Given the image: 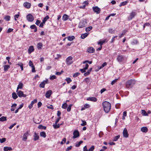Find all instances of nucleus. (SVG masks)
Here are the masks:
<instances>
[{
    "label": "nucleus",
    "instance_id": "f257e3e1",
    "mask_svg": "<svg viewBox=\"0 0 151 151\" xmlns=\"http://www.w3.org/2000/svg\"><path fill=\"white\" fill-rule=\"evenodd\" d=\"M102 105L104 111L106 113H108L111 109V104L108 101H104L102 103Z\"/></svg>",
    "mask_w": 151,
    "mask_h": 151
},
{
    "label": "nucleus",
    "instance_id": "f03ea898",
    "mask_svg": "<svg viewBox=\"0 0 151 151\" xmlns=\"http://www.w3.org/2000/svg\"><path fill=\"white\" fill-rule=\"evenodd\" d=\"M135 83V81L134 80H130L127 82L126 83V86L127 88H132Z\"/></svg>",
    "mask_w": 151,
    "mask_h": 151
},
{
    "label": "nucleus",
    "instance_id": "7ed1b4c3",
    "mask_svg": "<svg viewBox=\"0 0 151 151\" xmlns=\"http://www.w3.org/2000/svg\"><path fill=\"white\" fill-rule=\"evenodd\" d=\"M73 59V58L71 56H69L66 59V62L67 65H70L73 63L72 61Z\"/></svg>",
    "mask_w": 151,
    "mask_h": 151
},
{
    "label": "nucleus",
    "instance_id": "20e7f679",
    "mask_svg": "<svg viewBox=\"0 0 151 151\" xmlns=\"http://www.w3.org/2000/svg\"><path fill=\"white\" fill-rule=\"evenodd\" d=\"M16 92L17 95L20 98L21 97H26V94L23 93V92L21 91L17 90Z\"/></svg>",
    "mask_w": 151,
    "mask_h": 151
},
{
    "label": "nucleus",
    "instance_id": "39448f33",
    "mask_svg": "<svg viewBox=\"0 0 151 151\" xmlns=\"http://www.w3.org/2000/svg\"><path fill=\"white\" fill-rule=\"evenodd\" d=\"M86 22L84 20L81 21L78 24V27L82 28L86 27Z\"/></svg>",
    "mask_w": 151,
    "mask_h": 151
},
{
    "label": "nucleus",
    "instance_id": "423d86ee",
    "mask_svg": "<svg viewBox=\"0 0 151 151\" xmlns=\"http://www.w3.org/2000/svg\"><path fill=\"white\" fill-rule=\"evenodd\" d=\"M136 12H135L132 11L130 14L129 16L128 17V20H130L132 19L136 15Z\"/></svg>",
    "mask_w": 151,
    "mask_h": 151
},
{
    "label": "nucleus",
    "instance_id": "0eeeda50",
    "mask_svg": "<svg viewBox=\"0 0 151 151\" xmlns=\"http://www.w3.org/2000/svg\"><path fill=\"white\" fill-rule=\"evenodd\" d=\"M27 20L29 22H32L34 20V17L31 14H29L27 16Z\"/></svg>",
    "mask_w": 151,
    "mask_h": 151
},
{
    "label": "nucleus",
    "instance_id": "6e6552de",
    "mask_svg": "<svg viewBox=\"0 0 151 151\" xmlns=\"http://www.w3.org/2000/svg\"><path fill=\"white\" fill-rule=\"evenodd\" d=\"M48 80L47 79L44 81L40 84L39 85L40 87L41 88H44L45 87V85L46 84L48 83Z\"/></svg>",
    "mask_w": 151,
    "mask_h": 151
},
{
    "label": "nucleus",
    "instance_id": "1a4fd4ad",
    "mask_svg": "<svg viewBox=\"0 0 151 151\" xmlns=\"http://www.w3.org/2000/svg\"><path fill=\"white\" fill-rule=\"evenodd\" d=\"M123 137L125 138H127L128 137L129 134L126 128L124 129L123 131Z\"/></svg>",
    "mask_w": 151,
    "mask_h": 151
},
{
    "label": "nucleus",
    "instance_id": "9d476101",
    "mask_svg": "<svg viewBox=\"0 0 151 151\" xmlns=\"http://www.w3.org/2000/svg\"><path fill=\"white\" fill-rule=\"evenodd\" d=\"M73 138L74 139L76 138L79 136V132L78 130H75L74 131L73 133Z\"/></svg>",
    "mask_w": 151,
    "mask_h": 151
},
{
    "label": "nucleus",
    "instance_id": "9b49d317",
    "mask_svg": "<svg viewBox=\"0 0 151 151\" xmlns=\"http://www.w3.org/2000/svg\"><path fill=\"white\" fill-rule=\"evenodd\" d=\"M52 93V91L51 90L48 91L45 93V96L47 98H49Z\"/></svg>",
    "mask_w": 151,
    "mask_h": 151
},
{
    "label": "nucleus",
    "instance_id": "f8f14e48",
    "mask_svg": "<svg viewBox=\"0 0 151 151\" xmlns=\"http://www.w3.org/2000/svg\"><path fill=\"white\" fill-rule=\"evenodd\" d=\"M93 11L96 12V14H98L100 13L101 10L97 6H96L95 7H93Z\"/></svg>",
    "mask_w": 151,
    "mask_h": 151
},
{
    "label": "nucleus",
    "instance_id": "ddd939ff",
    "mask_svg": "<svg viewBox=\"0 0 151 151\" xmlns=\"http://www.w3.org/2000/svg\"><path fill=\"white\" fill-rule=\"evenodd\" d=\"M139 43V41L137 39H133L130 42L131 44L132 45H137Z\"/></svg>",
    "mask_w": 151,
    "mask_h": 151
},
{
    "label": "nucleus",
    "instance_id": "4468645a",
    "mask_svg": "<svg viewBox=\"0 0 151 151\" xmlns=\"http://www.w3.org/2000/svg\"><path fill=\"white\" fill-rule=\"evenodd\" d=\"M87 52L90 53H93L95 52V49L93 47H88L87 50Z\"/></svg>",
    "mask_w": 151,
    "mask_h": 151
},
{
    "label": "nucleus",
    "instance_id": "2eb2a0df",
    "mask_svg": "<svg viewBox=\"0 0 151 151\" xmlns=\"http://www.w3.org/2000/svg\"><path fill=\"white\" fill-rule=\"evenodd\" d=\"M37 102V100L36 99H35L33 101H32L31 104L29 105L28 107L29 109H31L33 105Z\"/></svg>",
    "mask_w": 151,
    "mask_h": 151
},
{
    "label": "nucleus",
    "instance_id": "dca6fc26",
    "mask_svg": "<svg viewBox=\"0 0 151 151\" xmlns=\"http://www.w3.org/2000/svg\"><path fill=\"white\" fill-rule=\"evenodd\" d=\"M124 58V57L123 55H119L118 56L117 60L119 63H121L122 61Z\"/></svg>",
    "mask_w": 151,
    "mask_h": 151
},
{
    "label": "nucleus",
    "instance_id": "f3484780",
    "mask_svg": "<svg viewBox=\"0 0 151 151\" xmlns=\"http://www.w3.org/2000/svg\"><path fill=\"white\" fill-rule=\"evenodd\" d=\"M29 132L27 131L26 132L24 133L23 136V138L22 140L24 141H26L27 139V137L28 135Z\"/></svg>",
    "mask_w": 151,
    "mask_h": 151
},
{
    "label": "nucleus",
    "instance_id": "a211bd4d",
    "mask_svg": "<svg viewBox=\"0 0 151 151\" xmlns=\"http://www.w3.org/2000/svg\"><path fill=\"white\" fill-rule=\"evenodd\" d=\"M87 100L88 101H90L94 102H96L97 100L96 98L94 97L88 98H87Z\"/></svg>",
    "mask_w": 151,
    "mask_h": 151
},
{
    "label": "nucleus",
    "instance_id": "6ab92c4d",
    "mask_svg": "<svg viewBox=\"0 0 151 151\" xmlns=\"http://www.w3.org/2000/svg\"><path fill=\"white\" fill-rule=\"evenodd\" d=\"M34 47L32 46H30L28 49V52L29 54H30L34 51Z\"/></svg>",
    "mask_w": 151,
    "mask_h": 151
},
{
    "label": "nucleus",
    "instance_id": "aec40b11",
    "mask_svg": "<svg viewBox=\"0 0 151 151\" xmlns=\"http://www.w3.org/2000/svg\"><path fill=\"white\" fill-rule=\"evenodd\" d=\"M23 5L26 8L29 9L30 7L31 4L29 3L26 2L24 3Z\"/></svg>",
    "mask_w": 151,
    "mask_h": 151
},
{
    "label": "nucleus",
    "instance_id": "412c9836",
    "mask_svg": "<svg viewBox=\"0 0 151 151\" xmlns=\"http://www.w3.org/2000/svg\"><path fill=\"white\" fill-rule=\"evenodd\" d=\"M39 136L38 135V134L35 133L34 135V140L35 141H36L39 139Z\"/></svg>",
    "mask_w": 151,
    "mask_h": 151
},
{
    "label": "nucleus",
    "instance_id": "4be33fe9",
    "mask_svg": "<svg viewBox=\"0 0 151 151\" xmlns=\"http://www.w3.org/2000/svg\"><path fill=\"white\" fill-rule=\"evenodd\" d=\"M89 34V33L88 32L82 34L81 35V37L82 39H84L88 36Z\"/></svg>",
    "mask_w": 151,
    "mask_h": 151
},
{
    "label": "nucleus",
    "instance_id": "5701e85b",
    "mask_svg": "<svg viewBox=\"0 0 151 151\" xmlns=\"http://www.w3.org/2000/svg\"><path fill=\"white\" fill-rule=\"evenodd\" d=\"M23 86L24 85L22 83H19L17 86V90H18L19 89L22 88L23 87Z\"/></svg>",
    "mask_w": 151,
    "mask_h": 151
},
{
    "label": "nucleus",
    "instance_id": "b1692460",
    "mask_svg": "<svg viewBox=\"0 0 151 151\" xmlns=\"http://www.w3.org/2000/svg\"><path fill=\"white\" fill-rule=\"evenodd\" d=\"M30 28L32 29H34V32H36L37 31V29L36 26L35 24L31 25L30 26Z\"/></svg>",
    "mask_w": 151,
    "mask_h": 151
},
{
    "label": "nucleus",
    "instance_id": "393cba45",
    "mask_svg": "<svg viewBox=\"0 0 151 151\" xmlns=\"http://www.w3.org/2000/svg\"><path fill=\"white\" fill-rule=\"evenodd\" d=\"M141 130L142 132L146 133L148 131L147 128L146 127H142L141 129Z\"/></svg>",
    "mask_w": 151,
    "mask_h": 151
},
{
    "label": "nucleus",
    "instance_id": "a878e982",
    "mask_svg": "<svg viewBox=\"0 0 151 151\" xmlns=\"http://www.w3.org/2000/svg\"><path fill=\"white\" fill-rule=\"evenodd\" d=\"M68 18V16L66 14H64L63 17L62 19L64 21L67 20Z\"/></svg>",
    "mask_w": 151,
    "mask_h": 151
},
{
    "label": "nucleus",
    "instance_id": "bb28decb",
    "mask_svg": "<svg viewBox=\"0 0 151 151\" xmlns=\"http://www.w3.org/2000/svg\"><path fill=\"white\" fill-rule=\"evenodd\" d=\"M92 70V68H90L87 71V72H86V73H85L84 74V75L85 76H87L90 73V72H91V70Z\"/></svg>",
    "mask_w": 151,
    "mask_h": 151
},
{
    "label": "nucleus",
    "instance_id": "cd10ccee",
    "mask_svg": "<svg viewBox=\"0 0 151 151\" xmlns=\"http://www.w3.org/2000/svg\"><path fill=\"white\" fill-rule=\"evenodd\" d=\"M127 30H124L122 32V33L120 35H119V38H121L123 37V36L127 32Z\"/></svg>",
    "mask_w": 151,
    "mask_h": 151
},
{
    "label": "nucleus",
    "instance_id": "c85d7f7f",
    "mask_svg": "<svg viewBox=\"0 0 151 151\" xmlns=\"http://www.w3.org/2000/svg\"><path fill=\"white\" fill-rule=\"evenodd\" d=\"M12 97L14 99H16L18 98V96L16 93L14 92L12 93Z\"/></svg>",
    "mask_w": 151,
    "mask_h": 151
},
{
    "label": "nucleus",
    "instance_id": "c756f323",
    "mask_svg": "<svg viewBox=\"0 0 151 151\" xmlns=\"http://www.w3.org/2000/svg\"><path fill=\"white\" fill-rule=\"evenodd\" d=\"M4 150L5 151H10L12 150V148L11 147H5L4 148Z\"/></svg>",
    "mask_w": 151,
    "mask_h": 151
},
{
    "label": "nucleus",
    "instance_id": "7c9ffc66",
    "mask_svg": "<svg viewBox=\"0 0 151 151\" xmlns=\"http://www.w3.org/2000/svg\"><path fill=\"white\" fill-rule=\"evenodd\" d=\"M67 39L68 40L72 41L75 39V37L73 36H69L67 37Z\"/></svg>",
    "mask_w": 151,
    "mask_h": 151
},
{
    "label": "nucleus",
    "instance_id": "2f4dec72",
    "mask_svg": "<svg viewBox=\"0 0 151 151\" xmlns=\"http://www.w3.org/2000/svg\"><path fill=\"white\" fill-rule=\"evenodd\" d=\"M6 117V116H3L0 118V121L4 122L7 120Z\"/></svg>",
    "mask_w": 151,
    "mask_h": 151
},
{
    "label": "nucleus",
    "instance_id": "473e14b6",
    "mask_svg": "<svg viewBox=\"0 0 151 151\" xmlns=\"http://www.w3.org/2000/svg\"><path fill=\"white\" fill-rule=\"evenodd\" d=\"M40 136L44 138H45L46 137L45 133L44 132H42L40 133Z\"/></svg>",
    "mask_w": 151,
    "mask_h": 151
},
{
    "label": "nucleus",
    "instance_id": "72a5a7b5",
    "mask_svg": "<svg viewBox=\"0 0 151 151\" xmlns=\"http://www.w3.org/2000/svg\"><path fill=\"white\" fill-rule=\"evenodd\" d=\"M49 17L47 15L45 17H44V18L43 19L42 22L43 23H45L47 21V20L48 19H49Z\"/></svg>",
    "mask_w": 151,
    "mask_h": 151
},
{
    "label": "nucleus",
    "instance_id": "f704fd0d",
    "mask_svg": "<svg viewBox=\"0 0 151 151\" xmlns=\"http://www.w3.org/2000/svg\"><path fill=\"white\" fill-rule=\"evenodd\" d=\"M4 19L7 21H9L10 20V16L9 15L6 16L4 18Z\"/></svg>",
    "mask_w": 151,
    "mask_h": 151
},
{
    "label": "nucleus",
    "instance_id": "c9c22d12",
    "mask_svg": "<svg viewBox=\"0 0 151 151\" xmlns=\"http://www.w3.org/2000/svg\"><path fill=\"white\" fill-rule=\"evenodd\" d=\"M4 71H7L8 69L10 68V65H5L4 66Z\"/></svg>",
    "mask_w": 151,
    "mask_h": 151
},
{
    "label": "nucleus",
    "instance_id": "e433bc0d",
    "mask_svg": "<svg viewBox=\"0 0 151 151\" xmlns=\"http://www.w3.org/2000/svg\"><path fill=\"white\" fill-rule=\"evenodd\" d=\"M60 125L59 124H53V126L55 129H57L59 128Z\"/></svg>",
    "mask_w": 151,
    "mask_h": 151
},
{
    "label": "nucleus",
    "instance_id": "4c0bfd02",
    "mask_svg": "<svg viewBox=\"0 0 151 151\" xmlns=\"http://www.w3.org/2000/svg\"><path fill=\"white\" fill-rule=\"evenodd\" d=\"M128 2V1H126L124 2H122L120 3V4H119V6H124L126 5Z\"/></svg>",
    "mask_w": 151,
    "mask_h": 151
},
{
    "label": "nucleus",
    "instance_id": "58836bf2",
    "mask_svg": "<svg viewBox=\"0 0 151 151\" xmlns=\"http://www.w3.org/2000/svg\"><path fill=\"white\" fill-rule=\"evenodd\" d=\"M42 46V44L41 42H39L37 44V48L38 49H41Z\"/></svg>",
    "mask_w": 151,
    "mask_h": 151
},
{
    "label": "nucleus",
    "instance_id": "ea45409f",
    "mask_svg": "<svg viewBox=\"0 0 151 151\" xmlns=\"http://www.w3.org/2000/svg\"><path fill=\"white\" fill-rule=\"evenodd\" d=\"M38 128L39 129H46V127L45 126H43L42 125H39L38 127Z\"/></svg>",
    "mask_w": 151,
    "mask_h": 151
},
{
    "label": "nucleus",
    "instance_id": "a19ab883",
    "mask_svg": "<svg viewBox=\"0 0 151 151\" xmlns=\"http://www.w3.org/2000/svg\"><path fill=\"white\" fill-rule=\"evenodd\" d=\"M92 29V27L90 26L89 27H87L86 28V31L87 32L90 31Z\"/></svg>",
    "mask_w": 151,
    "mask_h": 151
},
{
    "label": "nucleus",
    "instance_id": "79ce46f5",
    "mask_svg": "<svg viewBox=\"0 0 151 151\" xmlns=\"http://www.w3.org/2000/svg\"><path fill=\"white\" fill-rule=\"evenodd\" d=\"M142 111V115L143 116H146L147 115V113L146 112L145 110H141Z\"/></svg>",
    "mask_w": 151,
    "mask_h": 151
},
{
    "label": "nucleus",
    "instance_id": "37998d69",
    "mask_svg": "<svg viewBox=\"0 0 151 151\" xmlns=\"http://www.w3.org/2000/svg\"><path fill=\"white\" fill-rule=\"evenodd\" d=\"M106 40H104L99 42L98 43V44L100 45L101 46H102L103 44L105 42Z\"/></svg>",
    "mask_w": 151,
    "mask_h": 151
},
{
    "label": "nucleus",
    "instance_id": "c03bdc74",
    "mask_svg": "<svg viewBox=\"0 0 151 151\" xmlns=\"http://www.w3.org/2000/svg\"><path fill=\"white\" fill-rule=\"evenodd\" d=\"M83 142V141H80L79 142L77 143L76 144V147H79Z\"/></svg>",
    "mask_w": 151,
    "mask_h": 151
},
{
    "label": "nucleus",
    "instance_id": "a18cd8bd",
    "mask_svg": "<svg viewBox=\"0 0 151 151\" xmlns=\"http://www.w3.org/2000/svg\"><path fill=\"white\" fill-rule=\"evenodd\" d=\"M127 112L126 111H124L123 113V116L122 119L123 120L125 119V116H127Z\"/></svg>",
    "mask_w": 151,
    "mask_h": 151
},
{
    "label": "nucleus",
    "instance_id": "49530a36",
    "mask_svg": "<svg viewBox=\"0 0 151 151\" xmlns=\"http://www.w3.org/2000/svg\"><path fill=\"white\" fill-rule=\"evenodd\" d=\"M84 81L87 83L90 82V80L89 78H87L84 79Z\"/></svg>",
    "mask_w": 151,
    "mask_h": 151
},
{
    "label": "nucleus",
    "instance_id": "de8ad7c7",
    "mask_svg": "<svg viewBox=\"0 0 151 151\" xmlns=\"http://www.w3.org/2000/svg\"><path fill=\"white\" fill-rule=\"evenodd\" d=\"M81 121L82 122V123L81 124V126H83L86 125L87 123L85 121L83 120H82Z\"/></svg>",
    "mask_w": 151,
    "mask_h": 151
},
{
    "label": "nucleus",
    "instance_id": "09e8293b",
    "mask_svg": "<svg viewBox=\"0 0 151 151\" xmlns=\"http://www.w3.org/2000/svg\"><path fill=\"white\" fill-rule=\"evenodd\" d=\"M119 137L120 135H119L116 136L115 137H114V138L113 141H116L119 138Z\"/></svg>",
    "mask_w": 151,
    "mask_h": 151
},
{
    "label": "nucleus",
    "instance_id": "8fccbe9b",
    "mask_svg": "<svg viewBox=\"0 0 151 151\" xmlns=\"http://www.w3.org/2000/svg\"><path fill=\"white\" fill-rule=\"evenodd\" d=\"M67 107V105L66 103H64L62 105V107L64 109H66Z\"/></svg>",
    "mask_w": 151,
    "mask_h": 151
},
{
    "label": "nucleus",
    "instance_id": "3c124183",
    "mask_svg": "<svg viewBox=\"0 0 151 151\" xmlns=\"http://www.w3.org/2000/svg\"><path fill=\"white\" fill-rule=\"evenodd\" d=\"M80 75V73L78 72H76V73H75L73 76V77H76L78 76V75Z\"/></svg>",
    "mask_w": 151,
    "mask_h": 151
},
{
    "label": "nucleus",
    "instance_id": "603ef678",
    "mask_svg": "<svg viewBox=\"0 0 151 151\" xmlns=\"http://www.w3.org/2000/svg\"><path fill=\"white\" fill-rule=\"evenodd\" d=\"M66 81L68 83H69L72 81V80L70 78H66Z\"/></svg>",
    "mask_w": 151,
    "mask_h": 151
},
{
    "label": "nucleus",
    "instance_id": "864d4df0",
    "mask_svg": "<svg viewBox=\"0 0 151 151\" xmlns=\"http://www.w3.org/2000/svg\"><path fill=\"white\" fill-rule=\"evenodd\" d=\"M56 78V76L55 75H53L50 76V79L51 80H53Z\"/></svg>",
    "mask_w": 151,
    "mask_h": 151
},
{
    "label": "nucleus",
    "instance_id": "5fc2aeb1",
    "mask_svg": "<svg viewBox=\"0 0 151 151\" xmlns=\"http://www.w3.org/2000/svg\"><path fill=\"white\" fill-rule=\"evenodd\" d=\"M72 105V104H70L69 105V106L67 109V110L69 112L70 111L71 109V107Z\"/></svg>",
    "mask_w": 151,
    "mask_h": 151
},
{
    "label": "nucleus",
    "instance_id": "6e6d98bb",
    "mask_svg": "<svg viewBox=\"0 0 151 151\" xmlns=\"http://www.w3.org/2000/svg\"><path fill=\"white\" fill-rule=\"evenodd\" d=\"M66 141V139L65 138H63V139L62 141H61L60 142V144L61 145H63L64 143H65Z\"/></svg>",
    "mask_w": 151,
    "mask_h": 151
},
{
    "label": "nucleus",
    "instance_id": "4d7b16f0",
    "mask_svg": "<svg viewBox=\"0 0 151 151\" xmlns=\"http://www.w3.org/2000/svg\"><path fill=\"white\" fill-rule=\"evenodd\" d=\"M95 147L93 145L88 150V151H93Z\"/></svg>",
    "mask_w": 151,
    "mask_h": 151
},
{
    "label": "nucleus",
    "instance_id": "13d9d810",
    "mask_svg": "<svg viewBox=\"0 0 151 151\" xmlns=\"http://www.w3.org/2000/svg\"><path fill=\"white\" fill-rule=\"evenodd\" d=\"M6 140V139L5 138L0 139V142L1 143L4 142Z\"/></svg>",
    "mask_w": 151,
    "mask_h": 151
},
{
    "label": "nucleus",
    "instance_id": "bf43d9fd",
    "mask_svg": "<svg viewBox=\"0 0 151 151\" xmlns=\"http://www.w3.org/2000/svg\"><path fill=\"white\" fill-rule=\"evenodd\" d=\"M29 66L30 67H31V68L32 67H33V66H34L33 65L32 62L31 60L29 61Z\"/></svg>",
    "mask_w": 151,
    "mask_h": 151
},
{
    "label": "nucleus",
    "instance_id": "052dcab7",
    "mask_svg": "<svg viewBox=\"0 0 151 151\" xmlns=\"http://www.w3.org/2000/svg\"><path fill=\"white\" fill-rule=\"evenodd\" d=\"M118 79H115L113 81H111V84L112 85H113L114 84H115V83L117 82V81Z\"/></svg>",
    "mask_w": 151,
    "mask_h": 151
},
{
    "label": "nucleus",
    "instance_id": "680f3d73",
    "mask_svg": "<svg viewBox=\"0 0 151 151\" xmlns=\"http://www.w3.org/2000/svg\"><path fill=\"white\" fill-rule=\"evenodd\" d=\"M18 65H19L21 69L22 70H23V64L22 63H21L20 64H18Z\"/></svg>",
    "mask_w": 151,
    "mask_h": 151
},
{
    "label": "nucleus",
    "instance_id": "e2e57ef3",
    "mask_svg": "<svg viewBox=\"0 0 151 151\" xmlns=\"http://www.w3.org/2000/svg\"><path fill=\"white\" fill-rule=\"evenodd\" d=\"M16 124V123H14L13 124L11 125L9 127V128L10 129H11L12 128L15 126Z\"/></svg>",
    "mask_w": 151,
    "mask_h": 151
},
{
    "label": "nucleus",
    "instance_id": "0e129e2a",
    "mask_svg": "<svg viewBox=\"0 0 151 151\" xmlns=\"http://www.w3.org/2000/svg\"><path fill=\"white\" fill-rule=\"evenodd\" d=\"M63 72V71L62 70L60 72H56L55 74L57 75H59L61 74V73H62Z\"/></svg>",
    "mask_w": 151,
    "mask_h": 151
},
{
    "label": "nucleus",
    "instance_id": "69168bd1",
    "mask_svg": "<svg viewBox=\"0 0 151 151\" xmlns=\"http://www.w3.org/2000/svg\"><path fill=\"white\" fill-rule=\"evenodd\" d=\"M13 29L12 28H9L8 29L7 32L10 33L13 31Z\"/></svg>",
    "mask_w": 151,
    "mask_h": 151
},
{
    "label": "nucleus",
    "instance_id": "338daca9",
    "mask_svg": "<svg viewBox=\"0 0 151 151\" xmlns=\"http://www.w3.org/2000/svg\"><path fill=\"white\" fill-rule=\"evenodd\" d=\"M72 146H70L69 147H68L65 150L66 151H69V150H71L72 149Z\"/></svg>",
    "mask_w": 151,
    "mask_h": 151
},
{
    "label": "nucleus",
    "instance_id": "774afa93",
    "mask_svg": "<svg viewBox=\"0 0 151 151\" xmlns=\"http://www.w3.org/2000/svg\"><path fill=\"white\" fill-rule=\"evenodd\" d=\"M84 106L85 108H88L90 107V105L88 104H86L84 105Z\"/></svg>",
    "mask_w": 151,
    "mask_h": 151
}]
</instances>
